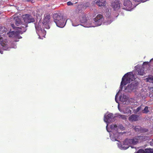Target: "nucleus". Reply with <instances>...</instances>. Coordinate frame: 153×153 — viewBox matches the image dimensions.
<instances>
[{
    "instance_id": "dca6fc26",
    "label": "nucleus",
    "mask_w": 153,
    "mask_h": 153,
    "mask_svg": "<svg viewBox=\"0 0 153 153\" xmlns=\"http://www.w3.org/2000/svg\"><path fill=\"white\" fill-rule=\"evenodd\" d=\"M96 4L99 7L104 6L106 5L105 0H97Z\"/></svg>"
},
{
    "instance_id": "0eeeda50",
    "label": "nucleus",
    "mask_w": 153,
    "mask_h": 153,
    "mask_svg": "<svg viewBox=\"0 0 153 153\" xmlns=\"http://www.w3.org/2000/svg\"><path fill=\"white\" fill-rule=\"evenodd\" d=\"M111 6L115 10H117L120 7V3L118 0H113L111 3Z\"/></svg>"
},
{
    "instance_id": "e433bc0d",
    "label": "nucleus",
    "mask_w": 153,
    "mask_h": 153,
    "mask_svg": "<svg viewBox=\"0 0 153 153\" xmlns=\"http://www.w3.org/2000/svg\"><path fill=\"white\" fill-rule=\"evenodd\" d=\"M76 11H74V12H73V14H74V13H76Z\"/></svg>"
},
{
    "instance_id": "7c9ffc66",
    "label": "nucleus",
    "mask_w": 153,
    "mask_h": 153,
    "mask_svg": "<svg viewBox=\"0 0 153 153\" xmlns=\"http://www.w3.org/2000/svg\"><path fill=\"white\" fill-rule=\"evenodd\" d=\"M67 4L68 6H70L73 5V3L71 2L70 1H69L67 3Z\"/></svg>"
},
{
    "instance_id": "7ed1b4c3",
    "label": "nucleus",
    "mask_w": 153,
    "mask_h": 153,
    "mask_svg": "<svg viewBox=\"0 0 153 153\" xmlns=\"http://www.w3.org/2000/svg\"><path fill=\"white\" fill-rule=\"evenodd\" d=\"M104 20V18L103 16L101 14H99L94 19V23L95 24V25H91V26H90V27L91 26L94 27L95 26H100L101 25Z\"/></svg>"
},
{
    "instance_id": "a878e982",
    "label": "nucleus",
    "mask_w": 153,
    "mask_h": 153,
    "mask_svg": "<svg viewBox=\"0 0 153 153\" xmlns=\"http://www.w3.org/2000/svg\"><path fill=\"white\" fill-rule=\"evenodd\" d=\"M118 117L119 118H122L123 120H125L126 119V116L124 115H119L118 116Z\"/></svg>"
},
{
    "instance_id": "a211bd4d",
    "label": "nucleus",
    "mask_w": 153,
    "mask_h": 153,
    "mask_svg": "<svg viewBox=\"0 0 153 153\" xmlns=\"http://www.w3.org/2000/svg\"><path fill=\"white\" fill-rule=\"evenodd\" d=\"M79 19L80 22L82 23H86L87 20L86 16V14L83 13L79 17Z\"/></svg>"
},
{
    "instance_id": "f03ea898",
    "label": "nucleus",
    "mask_w": 153,
    "mask_h": 153,
    "mask_svg": "<svg viewBox=\"0 0 153 153\" xmlns=\"http://www.w3.org/2000/svg\"><path fill=\"white\" fill-rule=\"evenodd\" d=\"M13 20L15 21V23L16 26H21L20 27H16L15 26L14 24H11V26L13 29L16 30H18L19 29H20L22 30L23 32H25L26 31V27H27V24H22L21 19L19 17H14Z\"/></svg>"
},
{
    "instance_id": "20e7f679",
    "label": "nucleus",
    "mask_w": 153,
    "mask_h": 153,
    "mask_svg": "<svg viewBox=\"0 0 153 153\" xmlns=\"http://www.w3.org/2000/svg\"><path fill=\"white\" fill-rule=\"evenodd\" d=\"M22 18L24 21L25 24L27 25V24L34 22L35 19L31 15L25 14L22 15Z\"/></svg>"
},
{
    "instance_id": "4be33fe9",
    "label": "nucleus",
    "mask_w": 153,
    "mask_h": 153,
    "mask_svg": "<svg viewBox=\"0 0 153 153\" xmlns=\"http://www.w3.org/2000/svg\"><path fill=\"white\" fill-rule=\"evenodd\" d=\"M113 19L112 18H108L107 19V20L106 21V22L107 24H110L113 21Z\"/></svg>"
},
{
    "instance_id": "bb28decb",
    "label": "nucleus",
    "mask_w": 153,
    "mask_h": 153,
    "mask_svg": "<svg viewBox=\"0 0 153 153\" xmlns=\"http://www.w3.org/2000/svg\"><path fill=\"white\" fill-rule=\"evenodd\" d=\"M148 131V129L141 127V131L140 133H144Z\"/></svg>"
},
{
    "instance_id": "6ab92c4d",
    "label": "nucleus",
    "mask_w": 153,
    "mask_h": 153,
    "mask_svg": "<svg viewBox=\"0 0 153 153\" xmlns=\"http://www.w3.org/2000/svg\"><path fill=\"white\" fill-rule=\"evenodd\" d=\"M137 71L139 74L143 75L144 74V70L143 68H141L137 69Z\"/></svg>"
},
{
    "instance_id": "ea45409f",
    "label": "nucleus",
    "mask_w": 153,
    "mask_h": 153,
    "mask_svg": "<svg viewBox=\"0 0 153 153\" xmlns=\"http://www.w3.org/2000/svg\"><path fill=\"white\" fill-rule=\"evenodd\" d=\"M95 10L96 11V12L97 11L96 10Z\"/></svg>"
},
{
    "instance_id": "c9c22d12",
    "label": "nucleus",
    "mask_w": 153,
    "mask_h": 153,
    "mask_svg": "<svg viewBox=\"0 0 153 153\" xmlns=\"http://www.w3.org/2000/svg\"><path fill=\"white\" fill-rule=\"evenodd\" d=\"M2 29V27L0 26V31Z\"/></svg>"
},
{
    "instance_id": "f257e3e1",
    "label": "nucleus",
    "mask_w": 153,
    "mask_h": 153,
    "mask_svg": "<svg viewBox=\"0 0 153 153\" xmlns=\"http://www.w3.org/2000/svg\"><path fill=\"white\" fill-rule=\"evenodd\" d=\"M134 75L132 72H129L126 74L123 77L122 81L120 86V88L122 89L123 86L129 83L131 81H132L134 79Z\"/></svg>"
},
{
    "instance_id": "c85d7f7f",
    "label": "nucleus",
    "mask_w": 153,
    "mask_h": 153,
    "mask_svg": "<svg viewBox=\"0 0 153 153\" xmlns=\"http://www.w3.org/2000/svg\"><path fill=\"white\" fill-rule=\"evenodd\" d=\"M137 153H147V152L143 150H139V151L137 152Z\"/></svg>"
},
{
    "instance_id": "2f4dec72",
    "label": "nucleus",
    "mask_w": 153,
    "mask_h": 153,
    "mask_svg": "<svg viewBox=\"0 0 153 153\" xmlns=\"http://www.w3.org/2000/svg\"><path fill=\"white\" fill-rule=\"evenodd\" d=\"M150 145L153 146V139H152V141L150 142Z\"/></svg>"
},
{
    "instance_id": "473e14b6",
    "label": "nucleus",
    "mask_w": 153,
    "mask_h": 153,
    "mask_svg": "<svg viewBox=\"0 0 153 153\" xmlns=\"http://www.w3.org/2000/svg\"><path fill=\"white\" fill-rule=\"evenodd\" d=\"M120 127L121 129H123L124 128L122 125H120Z\"/></svg>"
},
{
    "instance_id": "5701e85b",
    "label": "nucleus",
    "mask_w": 153,
    "mask_h": 153,
    "mask_svg": "<svg viewBox=\"0 0 153 153\" xmlns=\"http://www.w3.org/2000/svg\"><path fill=\"white\" fill-rule=\"evenodd\" d=\"M111 129L116 130L117 129V126L116 125L112 124L110 126Z\"/></svg>"
},
{
    "instance_id": "1a4fd4ad",
    "label": "nucleus",
    "mask_w": 153,
    "mask_h": 153,
    "mask_svg": "<svg viewBox=\"0 0 153 153\" xmlns=\"http://www.w3.org/2000/svg\"><path fill=\"white\" fill-rule=\"evenodd\" d=\"M138 84V83L136 81H133L130 85L126 87V89L132 91L137 88Z\"/></svg>"
},
{
    "instance_id": "f3484780",
    "label": "nucleus",
    "mask_w": 153,
    "mask_h": 153,
    "mask_svg": "<svg viewBox=\"0 0 153 153\" xmlns=\"http://www.w3.org/2000/svg\"><path fill=\"white\" fill-rule=\"evenodd\" d=\"M139 142H141L143 141H145L148 140L149 139V137L147 136H138Z\"/></svg>"
},
{
    "instance_id": "f704fd0d",
    "label": "nucleus",
    "mask_w": 153,
    "mask_h": 153,
    "mask_svg": "<svg viewBox=\"0 0 153 153\" xmlns=\"http://www.w3.org/2000/svg\"><path fill=\"white\" fill-rule=\"evenodd\" d=\"M78 10L79 11H80V8L79 7H78Z\"/></svg>"
},
{
    "instance_id": "cd10ccee",
    "label": "nucleus",
    "mask_w": 153,
    "mask_h": 153,
    "mask_svg": "<svg viewBox=\"0 0 153 153\" xmlns=\"http://www.w3.org/2000/svg\"><path fill=\"white\" fill-rule=\"evenodd\" d=\"M147 81L153 83V78L149 77L147 79Z\"/></svg>"
},
{
    "instance_id": "c756f323",
    "label": "nucleus",
    "mask_w": 153,
    "mask_h": 153,
    "mask_svg": "<svg viewBox=\"0 0 153 153\" xmlns=\"http://www.w3.org/2000/svg\"><path fill=\"white\" fill-rule=\"evenodd\" d=\"M141 109V107L139 106L135 110V112L136 113H137L139 112Z\"/></svg>"
},
{
    "instance_id": "72a5a7b5",
    "label": "nucleus",
    "mask_w": 153,
    "mask_h": 153,
    "mask_svg": "<svg viewBox=\"0 0 153 153\" xmlns=\"http://www.w3.org/2000/svg\"><path fill=\"white\" fill-rule=\"evenodd\" d=\"M27 2H30V1H31V0H25Z\"/></svg>"
},
{
    "instance_id": "aec40b11",
    "label": "nucleus",
    "mask_w": 153,
    "mask_h": 153,
    "mask_svg": "<svg viewBox=\"0 0 153 153\" xmlns=\"http://www.w3.org/2000/svg\"><path fill=\"white\" fill-rule=\"evenodd\" d=\"M15 32L13 31L11 32H9L8 34L10 37L13 38L15 36Z\"/></svg>"
},
{
    "instance_id": "a19ab883",
    "label": "nucleus",
    "mask_w": 153,
    "mask_h": 153,
    "mask_svg": "<svg viewBox=\"0 0 153 153\" xmlns=\"http://www.w3.org/2000/svg\"><path fill=\"white\" fill-rule=\"evenodd\" d=\"M15 34H16V32H15Z\"/></svg>"
},
{
    "instance_id": "4468645a",
    "label": "nucleus",
    "mask_w": 153,
    "mask_h": 153,
    "mask_svg": "<svg viewBox=\"0 0 153 153\" xmlns=\"http://www.w3.org/2000/svg\"><path fill=\"white\" fill-rule=\"evenodd\" d=\"M50 16L49 14H47L45 16L42 22L43 24L44 25H46L48 24L50 21Z\"/></svg>"
},
{
    "instance_id": "412c9836",
    "label": "nucleus",
    "mask_w": 153,
    "mask_h": 153,
    "mask_svg": "<svg viewBox=\"0 0 153 153\" xmlns=\"http://www.w3.org/2000/svg\"><path fill=\"white\" fill-rule=\"evenodd\" d=\"M134 129L136 132L140 133L141 129V127L139 126H136L134 128Z\"/></svg>"
},
{
    "instance_id": "58836bf2",
    "label": "nucleus",
    "mask_w": 153,
    "mask_h": 153,
    "mask_svg": "<svg viewBox=\"0 0 153 153\" xmlns=\"http://www.w3.org/2000/svg\"><path fill=\"white\" fill-rule=\"evenodd\" d=\"M131 148H133V147L132 146H131Z\"/></svg>"
},
{
    "instance_id": "b1692460",
    "label": "nucleus",
    "mask_w": 153,
    "mask_h": 153,
    "mask_svg": "<svg viewBox=\"0 0 153 153\" xmlns=\"http://www.w3.org/2000/svg\"><path fill=\"white\" fill-rule=\"evenodd\" d=\"M143 111V113L145 114H147L149 112V111L148 110V106H146Z\"/></svg>"
},
{
    "instance_id": "9d476101",
    "label": "nucleus",
    "mask_w": 153,
    "mask_h": 153,
    "mask_svg": "<svg viewBox=\"0 0 153 153\" xmlns=\"http://www.w3.org/2000/svg\"><path fill=\"white\" fill-rule=\"evenodd\" d=\"M113 117V114L109 113L106 116H105L104 118V121L106 123H110L111 122Z\"/></svg>"
},
{
    "instance_id": "4c0bfd02",
    "label": "nucleus",
    "mask_w": 153,
    "mask_h": 153,
    "mask_svg": "<svg viewBox=\"0 0 153 153\" xmlns=\"http://www.w3.org/2000/svg\"><path fill=\"white\" fill-rule=\"evenodd\" d=\"M31 2L32 3H33V0H31Z\"/></svg>"
},
{
    "instance_id": "6e6552de",
    "label": "nucleus",
    "mask_w": 153,
    "mask_h": 153,
    "mask_svg": "<svg viewBox=\"0 0 153 153\" xmlns=\"http://www.w3.org/2000/svg\"><path fill=\"white\" fill-rule=\"evenodd\" d=\"M53 18L54 19V21L56 24L58 25V21L59 20L61 21V20L63 19V17L60 13H55L53 15Z\"/></svg>"
},
{
    "instance_id": "39448f33",
    "label": "nucleus",
    "mask_w": 153,
    "mask_h": 153,
    "mask_svg": "<svg viewBox=\"0 0 153 153\" xmlns=\"http://www.w3.org/2000/svg\"><path fill=\"white\" fill-rule=\"evenodd\" d=\"M123 4L124 7L123 8L128 11H131L136 6V5H133L131 2L129 0L125 1Z\"/></svg>"
},
{
    "instance_id": "9b49d317",
    "label": "nucleus",
    "mask_w": 153,
    "mask_h": 153,
    "mask_svg": "<svg viewBox=\"0 0 153 153\" xmlns=\"http://www.w3.org/2000/svg\"><path fill=\"white\" fill-rule=\"evenodd\" d=\"M138 136L135 137L133 138L129 139L128 142H130L131 145H136L139 142Z\"/></svg>"
},
{
    "instance_id": "f8f14e48",
    "label": "nucleus",
    "mask_w": 153,
    "mask_h": 153,
    "mask_svg": "<svg viewBox=\"0 0 153 153\" xmlns=\"http://www.w3.org/2000/svg\"><path fill=\"white\" fill-rule=\"evenodd\" d=\"M139 116L134 114L130 115L128 118V120L130 122L136 121L138 120Z\"/></svg>"
},
{
    "instance_id": "393cba45",
    "label": "nucleus",
    "mask_w": 153,
    "mask_h": 153,
    "mask_svg": "<svg viewBox=\"0 0 153 153\" xmlns=\"http://www.w3.org/2000/svg\"><path fill=\"white\" fill-rule=\"evenodd\" d=\"M145 150L147 153H153V149H145Z\"/></svg>"
},
{
    "instance_id": "423d86ee",
    "label": "nucleus",
    "mask_w": 153,
    "mask_h": 153,
    "mask_svg": "<svg viewBox=\"0 0 153 153\" xmlns=\"http://www.w3.org/2000/svg\"><path fill=\"white\" fill-rule=\"evenodd\" d=\"M35 27L36 32L39 34V38L40 37V35H42V34H43V36L45 35L46 31L44 29L42 30L41 26L39 25L38 24H35Z\"/></svg>"
},
{
    "instance_id": "ddd939ff",
    "label": "nucleus",
    "mask_w": 153,
    "mask_h": 153,
    "mask_svg": "<svg viewBox=\"0 0 153 153\" xmlns=\"http://www.w3.org/2000/svg\"><path fill=\"white\" fill-rule=\"evenodd\" d=\"M61 20V21L59 20L58 21V25H57V24H56V25L57 27L60 28H62L65 25L66 22L65 19L64 18Z\"/></svg>"
},
{
    "instance_id": "2eb2a0df",
    "label": "nucleus",
    "mask_w": 153,
    "mask_h": 153,
    "mask_svg": "<svg viewBox=\"0 0 153 153\" xmlns=\"http://www.w3.org/2000/svg\"><path fill=\"white\" fill-rule=\"evenodd\" d=\"M129 139H126L123 142V148H125V149H127L131 145L130 142H128V141H129Z\"/></svg>"
}]
</instances>
